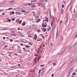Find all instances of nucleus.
I'll use <instances>...</instances> for the list:
<instances>
[{
	"label": "nucleus",
	"mask_w": 77,
	"mask_h": 77,
	"mask_svg": "<svg viewBox=\"0 0 77 77\" xmlns=\"http://www.w3.org/2000/svg\"><path fill=\"white\" fill-rule=\"evenodd\" d=\"M9 56L10 57H12V56H11V55L9 54Z\"/></svg>",
	"instance_id": "3c124183"
},
{
	"label": "nucleus",
	"mask_w": 77,
	"mask_h": 77,
	"mask_svg": "<svg viewBox=\"0 0 77 77\" xmlns=\"http://www.w3.org/2000/svg\"><path fill=\"white\" fill-rule=\"evenodd\" d=\"M54 74H53L51 75V76H52V77H53V76L54 75Z\"/></svg>",
	"instance_id": "a18cd8bd"
},
{
	"label": "nucleus",
	"mask_w": 77,
	"mask_h": 77,
	"mask_svg": "<svg viewBox=\"0 0 77 77\" xmlns=\"http://www.w3.org/2000/svg\"><path fill=\"white\" fill-rule=\"evenodd\" d=\"M8 21H9V22H11V20L10 19H9L8 20Z\"/></svg>",
	"instance_id": "393cba45"
},
{
	"label": "nucleus",
	"mask_w": 77,
	"mask_h": 77,
	"mask_svg": "<svg viewBox=\"0 0 77 77\" xmlns=\"http://www.w3.org/2000/svg\"><path fill=\"white\" fill-rule=\"evenodd\" d=\"M21 12H23V13H26V11L24 10H22L21 11Z\"/></svg>",
	"instance_id": "1a4fd4ad"
},
{
	"label": "nucleus",
	"mask_w": 77,
	"mask_h": 77,
	"mask_svg": "<svg viewBox=\"0 0 77 77\" xmlns=\"http://www.w3.org/2000/svg\"><path fill=\"white\" fill-rule=\"evenodd\" d=\"M54 11L55 12H56V8H54Z\"/></svg>",
	"instance_id": "4d7b16f0"
},
{
	"label": "nucleus",
	"mask_w": 77,
	"mask_h": 77,
	"mask_svg": "<svg viewBox=\"0 0 77 77\" xmlns=\"http://www.w3.org/2000/svg\"><path fill=\"white\" fill-rule=\"evenodd\" d=\"M39 57H38L37 60V61H39Z\"/></svg>",
	"instance_id": "c9c22d12"
},
{
	"label": "nucleus",
	"mask_w": 77,
	"mask_h": 77,
	"mask_svg": "<svg viewBox=\"0 0 77 77\" xmlns=\"http://www.w3.org/2000/svg\"><path fill=\"white\" fill-rule=\"evenodd\" d=\"M61 14H63V9L61 8Z\"/></svg>",
	"instance_id": "423d86ee"
},
{
	"label": "nucleus",
	"mask_w": 77,
	"mask_h": 77,
	"mask_svg": "<svg viewBox=\"0 0 77 77\" xmlns=\"http://www.w3.org/2000/svg\"><path fill=\"white\" fill-rule=\"evenodd\" d=\"M23 74H24V75H25V74H26V72H23Z\"/></svg>",
	"instance_id": "e433bc0d"
},
{
	"label": "nucleus",
	"mask_w": 77,
	"mask_h": 77,
	"mask_svg": "<svg viewBox=\"0 0 77 77\" xmlns=\"http://www.w3.org/2000/svg\"><path fill=\"white\" fill-rule=\"evenodd\" d=\"M12 9V8H9L8 9V10H11V9Z\"/></svg>",
	"instance_id": "49530a36"
},
{
	"label": "nucleus",
	"mask_w": 77,
	"mask_h": 77,
	"mask_svg": "<svg viewBox=\"0 0 77 77\" xmlns=\"http://www.w3.org/2000/svg\"><path fill=\"white\" fill-rule=\"evenodd\" d=\"M12 52H11V53H10V55H12V54L11 53Z\"/></svg>",
	"instance_id": "8fccbe9b"
},
{
	"label": "nucleus",
	"mask_w": 77,
	"mask_h": 77,
	"mask_svg": "<svg viewBox=\"0 0 77 77\" xmlns=\"http://www.w3.org/2000/svg\"><path fill=\"white\" fill-rule=\"evenodd\" d=\"M10 42H13V40L12 39L10 40Z\"/></svg>",
	"instance_id": "f704fd0d"
},
{
	"label": "nucleus",
	"mask_w": 77,
	"mask_h": 77,
	"mask_svg": "<svg viewBox=\"0 0 77 77\" xmlns=\"http://www.w3.org/2000/svg\"><path fill=\"white\" fill-rule=\"evenodd\" d=\"M5 35H7L8 34V33L7 32L4 33V34H5Z\"/></svg>",
	"instance_id": "5fc2aeb1"
},
{
	"label": "nucleus",
	"mask_w": 77,
	"mask_h": 77,
	"mask_svg": "<svg viewBox=\"0 0 77 77\" xmlns=\"http://www.w3.org/2000/svg\"><path fill=\"white\" fill-rule=\"evenodd\" d=\"M16 15H21V13L17 12L16 13Z\"/></svg>",
	"instance_id": "0eeeda50"
},
{
	"label": "nucleus",
	"mask_w": 77,
	"mask_h": 77,
	"mask_svg": "<svg viewBox=\"0 0 77 77\" xmlns=\"http://www.w3.org/2000/svg\"><path fill=\"white\" fill-rule=\"evenodd\" d=\"M72 75H75V72H74L72 73Z\"/></svg>",
	"instance_id": "4be33fe9"
},
{
	"label": "nucleus",
	"mask_w": 77,
	"mask_h": 77,
	"mask_svg": "<svg viewBox=\"0 0 77 77\" xmlns=\"http://www.w3.org/2000/svg\"><path fill=\"white\" fill-rule=\"evenodd\" d=\"M41 41V40H39V39L37 40V41Z\"/></svg>",
	"instance_id": "603ef678"
},
{
	"label": "nucleus",
	"mask_w": 77,
	"mask_h": 77,
	"mask_svg": "<svg viewBox=\"0 0 77 77\" xmlns=\"http://www.w3.org/2000/svg\"><path fill=\"white\" fill-rule=\"evenodd\" d=\"M11 13L12 14H15V12L14 11H12Z\"/></svg>",
	"instance_id": "c756f323"
},
{
	"label": "nucleus",
	"mask_w": 77,
	"mask_h": 77,
	"mask_svg": "<svg viewBox=\"0 0 77 77\" xmlns=\"http://www.w3.org/2000/svg\"><path fill=\"white\" fill-rule=\"evenodd\" d=\"M36 0H34V2H36Z\"/></svg>",
	"instance_id": "e2e57ef3"
},
{
	"label": "nucleus",
	"mask_w": 77,
	"mask_h": 77,
	"mask_svg": "<svg viewBox=\"0 0 77 77\" xmlns=\"http://www.w3.org/2000/svg\"><path fill=\"white\" fill-rule=\"evenodd\" d=\"M32 6V8H35V5H32L31 6Z\"/></svg>",
	"instance_id": "412c9836"
},
{
	"label": "nucleus",
	"mask_w": 77,
	"mask_h": 77,
	"mask_svg": "<svg viewBox=\"0 0 77 77\" xmlns=\"http://www.w3.org/2000/svg\"><path fill=\"white\" fill-rule=\"evenodd\" d=\"M31 59H32V58L29 57V58L28 59H29V60H30Z\"/></svg>",
	"instance_id": "a19ab883"
},
{
	"label": "nucleus",
	"mask_w": 77,
	"mask_h": 77,
	"mask_svg": "<svg viewBox=\"0 0 77 77\" xmlns=\"http://www.w3.org/2000/svg\"><path fill=\"white\" fill-rule=\"evenodd\" d=\"M19 53H21V51H19Z\"/></svg>",
	"instance_id": "774afa93"
},
{
	"label": "nucleus",
	"mask_w": 77,
	"mask_h": 77,
	"mask_svg": "<svg viewBox=\"0 0 77 77\" xmlns=\"http://www.w3.org/2000/svg\"><path fill=\"white\" fill-rule=\"evenodd\" d=\"M45 21H46V20H43V22H45Z\"/></svg>",
	"instance_id": "052dcab7"
},
{
	"label": "nucleus",
	"mask_w": 77,
	"mask_h": 77,
	"mask_svg": "<svg viewBox=\"0 0 77 77\" xmlns=\"http://www.w3.org/2000/svg\"><path fill=\"white\" fill-rule=\"evenodd\" d=\"M2 15H5V13H3L2 14Z\"/></svg>",
	"instance_id": "69168bd1"
},
{
	"label": "nucleus",
	"mask_w": 77,
	"mask_h": 77,
	"mask_svg": "<svg viewBox=\"0 0 77 77\" xmlns=\"http://www.w3.org/2000/svg\"><path fill=\"white\" fill-rule=\"evenodd\" d=\"M41 21V20L40 19H39L38 20H37V21L38 22H39V21Z\"/></svg>",
	"instance_id": "72a5a7b5"
},
{
	"label": "nucleus",
	"mask_w": 77,
	"mask_h": 77,
	"mask_svg": "<svg viewBox=\"0 0 77 77\" xmlns=\"http://www.w3.org/2000/svg\"><path fill=\"white\" fill-rule=\"evenodd\" d=\"M52 22L51 23V27H52V26H53V20H51Z\"/></svg>",
	"instance_id": "9b49d317"
},
{
	"label": "nucleus",
	"mask_w": 77,
	"mask_h": 77,
	"mask_svg": "<svg viewBox=\"0 0 77 77\" xmlns=\"http://www.w3.org/2000/svg\"><path fill=\"white\" fill-rule=\"evenodd\" d=\"M28 36V37H29V38H32V36H30L29 35Z\"/></svg>",
	"instance_id": "680f3d73"
},
{
	"label": "nucleus",
	"mask_w": 77,
	"mask_h": 77,
	"mask_svg": "<svg viewBox=\"0 0 77 77\" xmlns=\"http://www.w3.org/2000/svg\"><path fill=\"white\" fill-rule=\"evenodd\" d=\"M26 47L27 48H29V45H27L26 46Z\"/></svg>",
	"instance_id": "2f4dec72"
},
{
	"label": "nucleus",
	"mask_w": 77,
	"mask_h": 77,
	"mask_svg": "<svg viewBox=\"0 0 77 77\" xmlns=\"http://www.w3.org/2000/svg\"><path fill=\"white\" fill-rule=\"evenodd\" d=\"M15 67V68H18V66H16Z\"/></svg>",
	"instance_id": "13d9d810"
},
{
	"label": "nucleus",
	"mask_w": 77,
	"mask_h": 77,
	"mask_svg": "<svg viewBox=\"0 0 77 77\" xmlns=\"http://www.w3.org/2000/svg\"><path fill=\"white\" fill-rule=\"evenodd\" d=\"M62 8H64V5H62Z\"/></svg>",
	"instance_id": "ea45409f"
},
{
	"label": "nucleus",
	"mask_w": 77,
	"mask_h": 77,
	"mask_svg": "<svg viewBox=\"0 0 77 77\" xmlns=\"http://www.w3.org/2000/svg\"><path fill=\"white\" fill-rule=\"evenodd\" d=\"M20 36L21 37H24V35H21Z\"/></svg>",
	"instance_id": "c85d7f7f"
},
{
	"label": "nucleus",
	"mask_w": 77,
	"mask_h": 77,
	"mask_svg": "<svg viewBox=\"0 0 77 77\" xmlns=\"http://www.w3.org/2000/svg\"><path fill=\"white\" fill-rule=\"evenodd\" d=\"M5 48H7V47H8V46H5Z\"/></svg>",
	"instance_id": "0e129e2a"
},
{
	"label": "nucleus",
	"mask_w": 77,
	"mask_h": 77,
	"mask_svg": "<svg viewBox=\"0 0 77 77\" xmlns=\"http://www.w3.org/2000/svg\"><path fill=\"white\" fill-rule=\"evenodd\" d=\"M16 77H20V75L19 74H18L16 75Z\"/></svg>",
	"instance_id": "dca6fc26"
},
{
	"label": "nucleus",
	"mask_w": 77,
	"mask_h": 77,
	"mask_svg": "<svg viewBox=\"0 0 77 77\" xmlns=\"http://www.w3.org/2000/svg\"><path fill=\"white\" fill-rule=\"evenodd\" d=\"M33 5L32 4V3H29V4H27L26 5Z\"/></svg>",
	"instance_id": "4468645a"
},
{
	"label": "nucleus",
	"mask_w": 77,
	"mask_h": 77,
	"mask_svg": "<svg viewBox=\"0 0 77 77\" xmlns=\"http://www.w3.org/2000/svg\"><path fill=\"white\" fill-rule=\"evenodd\" d=\"M23 50H25V51H26V49H25V48H23Z\"/></svg>",
	"instance_id": "864d4df0"
},
{
	"label": "nucleus",
	"mask_w": 77,
	"mask_h": 77,
	"mask_svg": "<svg viewBox=\"0 0 77 77\" xmlns=\"http://www.w3.org/2000/svg\"><path fill=\"white\" fill-rule=\"evenodd\" d=\"M44 66V64H42L40 65V66H41V67H42V66Z\"/></svg>",
	"instance_id": "a878e982"
},
{
	"label": "nucleus",
	"mask_w": 77,
	"mask_h": 77,
	"mask_svg": "<svg viewBox=\"0 0 77 77\" xmlns=\"http://www.w3.org/2000/svg\"><path fill=\"white\" fill-rule=\"evenodd\" d=\"M34 39H37V35L36 34H35L34 35Z\"/></svg>",
	"instance_id": "39448f33"
},
{
	"label": "nucleus",
	"mask_w": 77,
	"mask_h": 77,
	"mask_svg": "<svg viewBox=\"0 0 77 77\" xmlns=\"http://www.w3.org/2000/svg\"><path fill=\"white\" fill-rule=\"evenodd\" d=\"M41 70L40 69L39 72H38L39 74H41V73H41Z\"/></svg>",
	"instance_id": "aec40b11"
},
{
	"label": "nucleus",
	"mask_w": 77,
	"mask_h": 77,
	"mask_svg": "<svg viewBox=\"0 0 77 77\" xmlns=\"http://www.w3.org/2000/svg\"><path fill=\"white\" fill-rule=\"evenodd\" d=\"M51 29V27L50 26H49V28L48 30V31H50Z\"/></svg>",
	"instance_id": "6ab92c4d"
},
{
	"label": "nucleus",
	"mask_w": 77,
	"mask_h": 77,
	"mask_svg": "<svg viewBox=\"0 0 77 77\" xmlns=\"http://www.w3.org/2000/svg\"><path fill=\"white\" fill-rule=\"evenodd\" d=\"M42 31H43L44 32H46V29L45 28H42Z\"/></svg>",
	"instance_id": "20e7f679"
},
{
	"label": "nucleus",
	"mask_w": 77,
	"mask_h": 77,
	"mask_svg": "<svg viewBox=\"0 0 77 77\" xmlns=\"http://www.w3.org/2000/svg\"><path fill=\"white\" fill-rule=\"evenodd\" d=\"M20 45H21V46H23V44L20 43Z\"/></svg>",
	"instance_id": "79ce46f5"
},
{
	"label": "nucleus",
	"mask_w": 77,
	"mask_h": 77,
	"mask_svg": "<svg viewBox=\"0 0 77 77\" xmlns=\"http://www.w3.org/2000/svg\"><path fill=\"white\" fill-rule=\"evenodd\" d=\"M73 72V70H72V69H71L69 73H70V74H71V73H72V72Z\"/></svg>",
	"instance_id": "6e6552de"
},
{
	"label": "nucleus",
	"mask_w": 77,
	"mask_h": 77,
	"mask_svg": "<svg viewBox=\"0 0 77 77\" xmlns=\"http://www.w3.org/2000/svg\"><path fill=\"white\" fill-rule=\"evenodd\" d=\"M53 65H54V66H55V65H56V63H53Z\"/></svg>",
	"instance_id": "c03bdc74"
},
{
	"label": "nucleus",
	"mask_w": 77,
	"mask_h": 77,
	"mask_svg": "<svg viewBox=\"0 0 77 77\" xmlns=\"http://www.w3.org/2000/svg\"><path fill=\"white\" fill-rule=\"evenodd\" d=\"M25 25H26V23H24L22 24V26H24Z\"/></svg>",
	"instance_id": "2eb2a0df"
},
{
	"label": "nucleus",
	"mask_w": 77,
	"mask_h": 77,
	"mask_svg": "<svg viewBox=\"0 0 77 77\" xmlns=\"http://www.w3.org/2000/svg\"><path fill=\"white\" fill-rule=\"evenodd\" d=\"M73 60V57L71 58L69 60V61L68 62V65H69V64H70V63H71V62L72 61V60Z\"/></svg>",
	"instance_id": "f257e3e1"
},
{
	"label": "nucleus",
	"mask_w": 77,
	"mask_h": 77,
	"mask_svg": "<svg viewBox=\"0 0 77 77\" xmlns=\"http://www.w3.org/2000/svg\"><path fill=\"white\" fill-rule=\"evenodd\" d=\"M17 29L18 30H20V29H21L20 28H18Z\"/></svg>",
	"instance_id": "4c0bfd02"
},
{
	"label": "nucleus",
	"mask_w": 77,
	"mask_h": 77,
	"mask_svg": "<svg viewBox=\"0 0 77 77\" xmlns=\"http://www.w3.org/2000/svg\"><path fill=\"white\" fill-rule=\"evenodd\" d=\"M17 47L18 49H20V47L19 46H17Z\"/></svg>",
	"instance_id": "5701e85b"
},
{
	"label": "nucleus",
	"mask_w": 77,
	"mask_h": 77,
	"mask_svg": "<svg viewBox=\"0 0 77 77\" xmlns=\"http://www.w3.org/2000/svg\"><path fill=\"white\" fill-rule=\"evenodd\" d=\"M62 54V53H61L60 54H59V56H60V55H61Z\"/></svg>",
	"instance_id": "58836bf2"
},
{
	"label": "nucleus",
	"mask_w": 77,
	"mask_h": 77,
	"mask_svg": "<svg viewBox=\"0 0 77 77\" xmlns=\"http://www.w3.org/2000/svg\"><path fill=\"white\" fill-rule=\"evenodd\" d=\"M42 27H46V25L45 24H43L42 25Z\"/></svg>",
	"instance_id": "f8f14e48"
},
{
	"label": "nucleus",
	"mask_w": 77,
	"mask_h": 77,
	"mask_svg": "<svg viewBox=\"0 0 77 77\" xmlns=\"http://www.w3.org/2000/svg\"><path fill=\"white\" fill-rule=\"evenodd\" d=\"M7 30V28H4L3 29V30Z\"/></svg>",
	"instance_id": "473e14b6"
},
{
	"label": "nucleus",
	"mask_w": 77,
	"mask_h": 77,
	"mask_svg": "<svg viewBox=\"0 0 77 77\" xmlns=\"http://www.w3.org/2000/svg\"><path fill=\"white\" fill-rule=\"evenodd\" d=\"M12 21H15V19L14 18H13L12 19Z\"/></svg>",
	"instance_id": "cd10ccee"
},
{
	"label": "nucleus",
	"mask_w": 77,
	"mask_h": 77,
	"mask_svg": "<svg viewBox=\"0 0 77 77\" xmlns=\"http://www.w3.org/2000/svg\"><path fill=\"white\" fill-rule=\"evenodd\" d=\"M18 34H21V32H18Z\"/></svg>",
	"instance_id": "338daca9"
},
{
	"label": "nucleus",
	"mask_w": 77,
	"mask_h": 77,
	"mask_svg": "<svg viewBox=\"0 0 77 77\" xmlns=\"http://www.w3.org/2000/svg\"><path fill=\"white\" fill-rule=\"evenodd\" d=\"M42 36L43 39H45V38H44V36L43 35H42Z\"/></svg>",
	"instance_id": "bb28decb"
},
{
	"label": "nucleus",
	"mask_w": 77,
	"mask_h": 77,
	"mask_svg": "<svg viewBox=\"0 0 77 77\" xmlns=\"http://www.w3.org/2000/svg\"><path fill=\"white\" fill-rule=\"evenodd\" d=\"M74 47H75V45H74L72 47H71V46H69L68 49L69 50H71V49H73Z\"/></svg>",
	"instance_id": "f03ea898"
},
{
	"label": "nucleus",
	"mask_w": 77,
	"mask_h": 77,
	"mask_svg": "<svg viewBox=\"0 0 77 77\" xmlns=\"http://www.w3.org/2000/svg\"><path fill=\"white\" fill-rule=\"evenodd\" d=\"M12 36H17V34H11Z\"/></svg>",
	"instance_id": "9d476101"
},
{
	"label": "nucleus",
	"mask_w": 77,
	"mask_h": 77,
	"mask_svg": "<svg viewBox=\"0 0 77 77\" xmlns=\"http://www.w3.org/2000/svg\"><path fill=\"white\" fill-rule=\"evenodd\" d=\"M37 32H38V33H39L41 32V31H40V30L39 29H38L37 30Z\"/></svg>",
	"instance_id": "a211bd4d"
},
{
	"label": "nucleus",
	"mask_w": 77,
	"mask_h": 77,
	"mask_svg": "<svg viewBox=\"0 0 77 77\" xmlns=\"http://www.w3.org/2000/svg\"><path fill=\"white\" fill-rule=\"evenodd\" d=\"M77 61V58H76L75 60V62H76V61Z\"/></svg>",
	"instance_id": "de8ad7c7"
},
{
	"label": "nucleus",
	"mask_w": 77,
	"mask_h": 77,
	"mask_svg": "<svg viewBox=\"0 0 77 77\" xmlns=\"http://www.w3.org/2000/svg\"><path fill=\"white\" fill-rule=\"evenodd\" d=\"M32 14L33 15V16H34L35 14V12H32Z\"/></svg>",
	"instance_id": "ddd939ff"
},
{
	"label": "nucleus",
	"mask_w": 77,
	"mask_h": 77,
	"mask_svg": "<svg viewBox=\"0 0 77 77\" xmlns=\"http://www.w3.org/2000/svg\"><path fill=\"white\" fill-rule=\"evenodd\" d=\"M65 53V51H63L61 53H62V54H63V53Z\"/></svg>",
	"instance_id": "7c9ffc66"
},
{
	"label": "nucleus",
	"mask_w": 77,
	"mask_h": 77,
	"mask_svg": "<svg viewBox=\"0 0 77 77\" xmlns=\"http://www.w3.org/2000/svg\"><path fill=\"white\" fill-rule=\"evenodd\" d=\"M44 68H43L42 69V71H43V70H44Z\"/></svg>",
	"instance_id": "bf43d9fd"
},
{
	"label": "nucleus",
	"mask_w": 77,
	"mask_h": 77,
	"mask_svg": "<svg viewBox=\"0 0 77 77\" xmlns=\"http://www.w3.org/2000/svg\"><path fill=\"white\" fill-rule=\"evenodd\" d=\"M5 37H3V39H5Z\"/></svg>",
	"instance_id": "09e8293b"
},
{
	"label": "nucleus",
	"mask_w": 77,
	"mask_h": 77,
	"mask_svg": "<svg viewBox=\"0 0 77 77\" xmlns=\"http://www.w3.org/2000/svg\"><path fill=\"white\" fill-rule=\"evenodd\" d=\"M46 21H47V22H48V17L46 18Z\"/></svg>",
	"instance_id": "f3484780"
},
{
	"label": "nucleus",
	"mask_w": 77,
	"mask_h": 77,
	"mask_svg": "<svg viewBox=\"0 0 77 77\" xmlns=\"http://www.w3.org/2000/svg\"><path fill=\"white\" fill-rule=\"evenodd\" d=\"M39 52H40V51H39V50L38 51V53H39Z\"/></svg>",
	"instance_id": "6e6d98bb"
},
{
	"label": "nucleus",
	"mask_w": 77,
	"mask_h": 77,
	"mask_svg": "<svg viewBox=\"0 0 77 77\" xmlns=\"http://www.w3.org/2000/svg\"><path fill=\"white\" fill-rule=\"evenodd\" d=\"M16 22H18L19 24H20L21 23H22V21H20V20L18 19L16 20Z\"/></svg>",
	"instance_id": "7ed1b4c3"
},
{
	"label": "nucleus",
	"mask_w": 77,
	"mask_h": 77,
	"mask_svg": "<svg viewBox=\"0 0 77 77\" xmlns=\"http://www.w3.org/2000/svg\"><path fill=\"white\" fill-rule=\"evenodd\" d=\"M57 60H56L55 61V63H57Z\"/></svg>",
	"instance_id": "37998d69"
},
{
	"label": "nucleus",
	"mask_w": 77,
	"mask_h": 77,
	"mask_svg": "<svg viewBox=\"0 0 77 77\" xmlns=\"http://www.w3.org/2000/svg\"><path fill=\"white\" fill-rule=\"evenodd\" d=\"M29 45H32V43L31 42H29Z\"/></svg>",
	"instance_id": "b1692460"
}]
</instances>
